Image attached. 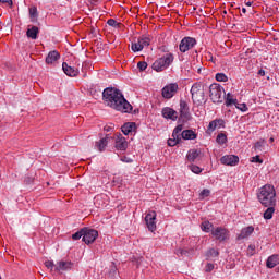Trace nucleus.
Segmentation results:
<instances>
[{"instance_id": "22", "label": "nucleus", "mask_w": 279, "mask_h": 279, "mask_svg": "<svg viewBox=\"0 0 279 279\" xmlns=\"http://www.w3.org/2000/svg\"><path fill=\"white\" fill-rule=\"evenodd\" d=\"M219 128H223V120H213L208 125V132H215Z\"/></svg>"}, {"instance_id": "18", "label": "nucleus", "mask_w": 279, "mask_h": 279, "mask_svg": "<svg viewBox=\"0 0 279 279\" xmlns=\"http://www.w3.org/2000/svg\"><path fill=\"white\" fill-rule=\"evenodd\" d=\"M202 157V150L199 149H190L186 154V159L189 162H195L197 158Z\"/></svg>"}, {"instance_id": "31", "label": "nucleus", "mask_w": 279, "mask_h": 279, "mask_svg": "<svg viewBox=\"0 0 279 279\" xmlns=\"http://www.w3.org/2000/svg\"><path fill=\"white\" fill-rule=\"evenodd\" d=\"M201 228L203 232H210V230H213V223H210V221H204L202 222Z\"/></svg>"}, {"instance_id": "32", "label": "nucleus", "mask_w": 279, "mask_h": 279, "mask_svg": "<svg viewBox=\"0 0 279 279\" xmlns=\"http://www.w3.org/2000/svg\"><path fill=\"white\" fill-rule=\"evenodd\" d=\"M216 141L219 145H223L228 142V136H226V134H223V133H220L217 135Z\"/></svg>"}, {"instance_id": "41", "label": "nucleus", "mask_w": 279, "mask_h": 279, "mask_svg": "<svg viewBox=\"0 0 279 279\" xmlns=\"http://www.w3.org/2000/svg\"><path fill=\"white\" fill-rule=\"evenodd\" d=\"M190 169H191V171L193 172V173H196V174H199V173H202V168H199L198 166H195V165H191L190 166Z\"/></svg>"}, {"instance_id": "44", "label": "nucleus", "mask_w": 279, "mask_h": 279, "mask_svg": "<svg viewBox=\"0 0 279 279\" xmlns=\"http://www.w3.org/2000/svg\"><path fill=\"white\" fill-rule=\"evenodd\" d=\"M45 267H47V269L53 270V267H56V264H53V262L51 260H47L45 262Z\"/></svg>"}, {"instance_id": "57", "label": "nucleus", "mask_w": 279, "mask_h": 279, "mask_svg": "<svg viewBox=\"0 0 279 279\" xmlns=\"http://www.w3.org/2000/svg\"><path fill=\"white\" fill-rule=\"evenodd\" d=\"M181 254H184V251H181Z\"/></svg>"}, {"instance_id": "33", "label": "nucleus", "mask_w": 279, "mask_h": 279, "mask_svg": "<svg viewBox=\"0 0 279 279\" xmlns=\"http://www.w3.org/2000/svg\"><path fill=\"white\" fill-rule=\"evenodd\" d=\"M131 49L134 53L138 51H143V46L137 41V43H132L131 44Z\"/></svg>"}, {"instance_id": "11", "label": "nucleus", "mask_w": 279, "mask_h": 279, "mask_svg": "<svg viewBox=\"0 0 279 279\" xmlns=\"http://www.w3.org/2000/svg\"><path fill=\"white\" fill-rule=\"evenodd\" d=\"M211 235L217 239V241H226L228 239V230L226 228L217 227L211 230Z\"/></svg>"}, {"instance_id": "3", "label": "nucleus", "mask_w": 279, "mask_h": 279, "mask_svg": "<svg viewBox=\"0 0 279 279\" xmlns=\"http://www.w3.org/2000/svg\"><path fill=\"white\" fill-rule=\"evenodd\" d=\"M209 97L214 104H223L226 90L221 87V85L214 83L209 86Z\"/></svg>"}, {"instance_id": "21", "label": "nucleus", "mask_w": 279, "mask_h": 279, "mask_svg": "<svg viewBox=\"0 0 279 279\" xmlns=\"http://www.w3.org/2000/svg\"><path fill=\"white\" fill-rule=\"evenodd\" d=\"M180 112L181 117H183L184 119L191 118V116L189 114V105L184 100L180 101Z\"/></svg>"}, {"instance_id": "49", "label": "nucleus", "mask_w": 279, "mask_h": 279, "mask_svg": "<svg viewBox=\"0 0 279 279\" xmlns=\"http://www.w3.org/2000/svg\"><path fill=\"white\" fill-rule=\"evenodd\" d=\"M0 3H8L10 5V8H12V5H13L12 0H0Z\"/></svg>"}, {"instance_id": "27", "label": "nucleus", "mask_w": 279, "mask_h": 279, "mask_svg": "<svg viewBox=\"0 0 279 279\" xmlns=\"http://www.w3.org/2000/svg\"><path fill=\"white\" fill-rule=\"evenodd\" d=\"M223 99H225V105L227 107L229 106H234V104H236V99L234 98V96L230 93H228L227 95L223 96Z\"/></svg>"}, {"instance_id": "13", "label": "nucleus", "mask_w": 279, "mask_h": 279, "mask_svg": "<svg viewBox=\"0 0 279 279\" xmlns=\"http://www.w3.org/2000/svg\"><path fill=\"white\" fill-rule=\"evenodd\" d=\"M62 69L63 73H65V75L69 77H77V75H80V70L69 65L66 62H63Z\"/></svg>"}, {"instance_id": "54", "label": "nucleus", "mask_w": 279, "mask_h": 279, "mask_svg": "<svg viewBox=\"0 0 279 279\" xmlns=\"http://www.w3.org/2000/svg\"><path fill=\"white\" fill-rule=\"evenodd\" d=\"M242 12L245 14V12H247V10L245 8L242 9Z\"/></svg>"}, {"instance_id": "29", "label": "nucleus", "mask_w": 279, "mask_h": 279, "mask_svg": "<svg viewBox=\"0 0 279 279\" xmlns=\"http://www.w3.org/2000/svg\"><path fill=\"white\" fill-rule=\"evenodd\" d=\"M180 141H182V136L174 135L168 140V145H169V147H175V145H178V143H180Z\"/></svg>"}, {"instance_id": "5", "label": "nucleus", "mask_w": 279, "mask_h": 279, "mask_svg": "<svg viewBox=\"0 0 279 279\" xmlns=\"http://www.w3.org/2000/svg\"><path fill=\"white\" fill-rule=\"evenodd\" d=\"M192 100L194 104L198 106L204 104L205 95H204V87L199 83H195L191 88Z\"/></svg>"}, {"instance_id": "35", "label": "nucleus", "mask_w": 279, "mask_h": 279, "mask_svg": "<svg viewBox=\"0 0 279 279\" xmlns=\"http://www.w3.org/2000/svg\"><path fill=\"white\" fill-rule=\"evenodd\" d=\"M238 110H241V112H247V105L245 102L239 104L238 101L233 104Z\"/></svg>"}, {"instance_id": "55", "label": "nucleus", "mask_w": 279, "mask_h": 279, "mask_svg": "<svg viewBox=\"0 0 279 279\" xmlns=\"http://www.w3.org/2000/svg\"><path fill=\"white\" fill-rule=\"evenodd\" d=\"M270 143H274V137H270Z\"/></svg>"}, {"instance_id": "40", "label": "nucleus", "mask_w": 279, "mask_h": 279, "mask_svg": "<svg viewBox=\"0 0 279 279\" xmlns=\"http://www.w3.org/2000/svg\"><path fill=\"white\" fill-rule=\"evenodd\" d=\"M254 254H256V245L251 244L247 248V255L248 256H254Z\"/></svg>"}, {"instance_id": "8", "label": "nucleus", "mask_w": 279, "mask_h": 279, "mask_svg": "<svg viewBox=\"0 0 279 279\" xmlns=\"http://www.w3.org/2000/svg\"><path fill=\"white\" fill-rule=\"evenodd\" d=\"M114 148L117 151H125L128 149V140L121 133L116 134Z\"/></svg>"}, {"instance_id": "16", "label": "nucleus", "mask_w": 279, "mask_h": 279, "mask_svg": "<svg viewBox=\"0 0 279 279\" xmlns=\"http://www.w3.org/2000/svg\"><path fill=\"white\" fill-rule=\"evenodd\" d=\"M252 234H254V227L248 226L243 228L238 235V241H243V239H247L248 236H252Z\"/></svg>"}, {"instance_id": "51", "label": "nucleus", "mask_w": 279, "mask_h": 279, "mask_svg": "<svg viewBox=\"0 0 279 279\" xmlns=\"http://www.w3.org/2000/svg\"><path fill=\"white\" fill-rule=\"evenodd\" d=\"M258 75H260L262 77H265V70H259Z\"/></svg>"}, {"instance_id": "25", "label": "nucleus", "mask_w": 279, "mask_h": 279, "mask_svg": "<svg viewBox=\"0 0 279 279\" xmlns=\"http://www.w3.org/2000/svg\"><path fill=\"white\" fill-rule=\"evenodd\" d=\"M134 128H136V123H134V122H128V123H125V124L121 128V130H122L123 134H124L125 136H128V134H130V133L133 132Z\"/></svg>"}, {"instance_id": "4", "label": "nucleus", "mask_w": 279, "mask_h": 279, "mask_svg": "<svg viewBox=\"0 0 279 279\" xmlns=\"http://www.w3.org/2000/svg\"><path fill=\"white\" fill-rule=\"evenodd\" d=\"M171 62H173V56L171 53H167L153 63V69L154 71H157V73H160V71H165V69H168Z\"/></svg>"}, {"instance_id": "37", "label": "nucleus", "mask_w": 279, "mask_h": 279, "mask_svg": "<svg viewBox=\"0 0 279 279\" xmlns=\"http://www.w3.org/2000/svg\"><path fill=\"white\" fill-rule=\"evenodd\" d=\"M219 256V252L215 248H211L207 252V258H217Z\"/></svg>"}, {"instance_id": "42", "label": "nucleus", "mask_w": 279, "mask_h": 279, "mask_svg": "<svg viewBox=\"0 0 279 279\" xmlns=\"http://www.w3.org/2000/svg\"><path fill=\"white\" fill-rule=\"evenodd\" d=\"M210 195V190L205 189L199 193L201 199H205V197H208Z\"/></svg>"}, {"instance_id": "47", "label": "nucleus", "mask_w": 279, "mask_h": 279, "mask_svg": "<svg viewBox=\"0 0 279 279\" xmlns=\"http://www.w3.org/2000/svg\"><path fill=\"white\" fill-rule=\"evenodd\" d=\"M265 146V141H262V142H257L255 144V149H259L260 147H264Z\"/></svg>"}, {"instance_id": "46", "label": "nucleus", "mask_w": 279, "mask_h": 279, "mask_svg": "<svg viewBox=\"0 0 279 279\" xmlns=\"http://www.w3.org/2000/svg\"><path fill=\"white\" fill-rule=\"evenodd\" d=\"M251 162H259L260 165H263V159H260V156H255L252 158Z\"/></svg>"}, {"instance_id": "52", "label": "nucleus", "mask_w": 279, "mask_h": 279, "mask_svg": "<svg viewBox=\"0 0 279 279\" xmlns=\"http://www.w3.org/2000/svg\"><path fill=\"white\" fill-rule=\"evenodd\" d=\"M97 1H99V0H89V3H92V5H95V3H97Z\"/></svg>"}, {"instance_id": "36", "label": "nucleus", "mask_w": 279, "mask_h": 279, "mask_svg": "<svg viewBox=\"0 0 279 279\" xmlns=\"http://www.w3.org/2000/svg\"><path fill=\"white\" fill-rule=\"evenodd\" d=\"M82 236H84V228L77 231L76 233L72 234L73 241H80Z\"/></svg>"}, {"instance_id": "14", "label": "nucleus", "mask_w": 279, "mask_h": 279, "mask_svg": "<svg viewBox=\"0 0 279 279\" xmlns=\"http://www.w3.org/2000/svg\"><path fill=\"white\" fill-rule=\"evenodd\" d=\"M72 268H73V263L61 260L56 264L54 270L58 271L59 274H62V271H69V269H72Z\"/></svg>"}, {"instance_id": "53", "label": "nucleus", "mask_w": 279, "mask_h": 279, "mask_svg": "<svg viewBox=\"0 0 279 279\" xmlns=\"http://www.w3.org/2000/svg\"><path fill=\"white\" fill-rule=\"evenodd\" d=\"M252 3H253V2H250V1H248V2H246V5H247L248 8H251Z\"/></svg>"}, {"instance_id": "12", "label": "nucleus", "mask_w": 279, "mask_h": 279, "mask_svg": "<svg viewBox=\"0 0 279 279\" xmlns=\"http://www.w3.org/2000/svg\"><path fill=\"white\" fill-rule=\"evenodd\" d=\"M220 162L229 167H236V165H239V157L235 155H227L220 158Z\"/></svg>"}, {"instance_id": "9", "label": "nucleus", "mask_w": 279, "mask_h": 279, "mask_svg": "<svg viewBox=\"0 0 279 279\" xmlns=\"http://www.w3.org/2000/svg\"><path fill=\"white\" fill-rule=\"evenodd\" d=\"M178 93V84L171 83L162 88V97L171 99Z\"/></svg>"}, {"instance_id": "34", "label": "nucleus", "mask_w": 279, "mask_h": 279, "mask_svg": "<svg viewBox=\"0 0 279 279\" xmlns=\"http://www.w3.org/2000/svg\"><path fill=\"white\" fill-rule=\"evenodd\" d=\"M182 130H184V125L179 124L172 132V136H182Z\"/></svg>"}, {"instance_id": "6", "label": "nucleus", "mask_w": 279, "mask_h": 279, "mask_svg": "<svg viewBox=\"0 0 279 279\" xmlns=\"http://www.w3.org/2000/svg\"><path fill=\"white\" fill-rule=\"evenodd\" d=\"M99 236V232L95 229L83 228V241L86 245H90V243H95L97 238Z\"/></svg>"}, {"instance_id": "28", "label": "nucleus", "mask_w": 279, "mask_h": 279, "mask_svg": "<svg viewBox=\"0 0 279 279\" xmlns=\"http://www.w3.org/2000/svg\"><path fill=\"white\" fill-rule=\"evenodd\" d=\"M267 209L264 211V219H272L274 217V213H276V209L274 208V206H267Z\"/></svg>"}, {"instance_id": "50", "label": "nucleus", "mask_w": 279, "mask_h": 279, "mask_svg": "<svg viewBox=\"0 0 279 279\" xmlns=\"http://www.w3.org/2000/svg\"><path fill=\"white\" fill-rule=\"evenodd\" d=\"M122 162H134V160H132L131 158L125 157L124 159H122Z\"/></svg>"}, {"instance_id": "38", "label": "nucleus", "mask_w": 279, "mask_h": 279, "mask_svg": "<svg viewBox=\"0 0 279 279\" xmlns=\"http://www.w3.org/2000/svg\"><path fill=\"white\" fill-rule=\"evenodd\" d=\"M216 80L217 82H228V76L225 73H217Z\"/></svg>"}, {"instance_id": "24", "label": "nucleus", "mask_w": 279, "mask_h": 279, "mask_svg": "<svg viewBox=\"0 0 279 279\" xmlns=\"http://www.w3.org/2000/svg\"><path fill=\"white\" fill-rule=\"evenodd\" d=\"M277 265H279L278 255H272L268 257L266 262V266L268 267V269H274V267H276Z\"/></svg>"}, {"instance_id": "45", "label": "nucleus", "mask_w": 279, "mask_h": 279, "mask_svg": "<svg viewBox=\"0 0 279 279\" xmlns=\"http://www.w3.org/2000/svg\"><path fill=\"white\" fill-rule=\"evenodd\" d=\"M213 269H215V265L214 264H207L205 267V271L207 274H209L210 271H213Z\"/></svg>"}, {"instance_id": "43", "label": "nucleus", "mask_w": 279, "mask_h": 279, "mask_svg": "<svg viewBox=\"0 0 279 279\" xmlns=\"http://www.w3.org/2000/svg\"><path fill=\"white\" fill-rule=\"evenodd\" d=\"M137 69H138L140 71H145V69H147V62H145V61L138 62V63H137Z\"/></svg>"}, {"instance_id": "56", "label": "nucleus", "mask_w": 279, "mask_h": 279, "mask_svg": "<svg viewBox=\"0 0 279 279\" xmlns=\"http://www.w3.org/2000/svg\"><path fill=\"white\" fill-rule=\"evenodd\" d=\"M198 73H202V69H198Z\"/></svg>"}, {"instance_id": "30", "label": "nucleus", "mask_w": 279, "mask_h": 279, "mask_svg": "<svg viewBox=\"0 0 279 279\" xmlns=\"http://www.w3.org/2000/svg\"><path fill=\"white\" fill-rule=\"evenodd\" d=\"M137 41L142 46V49H145V47H149L150 39L149 37H142V38H138Z\"/></svg>"}, {"instance_id": "19", "label": "nucleus", "mask_w": 279, "mask_h": 279, "mask_svg": "<svg viewBox=\"0 0 279 279\" xmlns=\"http://www.w3.org/2000/svg\"><path fill=\"white\" fill-rule=\"evenodd\" d=\"M108 141H110V136H106L104 138H101L100 141L96 142V149H98V151H105L106 147H108Z\"/></svg>"}, {"instance_id": "15", "label": "nucleus", "mask_w": 279, "mask_h": 279, "mask_svg": "<svg viewBox=\"0 0 279 279\" xmlns=\"http://www.w3.org/2000/svg\"><path fill=\"white\" fill-rule=\"evenodd\" d=\"M162 117L165 119H170L171 121L178 120V111L173 110L172 108H163L162 109Z\"/></svg>"}, {"instance_id": "23", "label": "nucleus", "mask_w": 279, "mask_h": 279, "mask_svg": "<svg viewBox=\"0 0 279 279\" xmlns=\"http://www.w3.org/2000/svg\"><path fill=\"white\" fill-rule=\"evenodd\" d=\"M39 28L37 26H32L26 31L27 38H32V40H36L38 38Z\"/></svg>"}, {"instance_id": "7", "label": "nucleus", "mask_w": 279, "mask_h": 279, "mask_svg": "<svg viewBox=\"0 0 279 279\" xmlns=\"http://www.w3.org/2000/svg\"><path fill=\"white\" fill-rule=\"evenodd\" d=\"M195 45H197V40H195V38L184 37L179 45V49L181 53H186V51L193 49Z\"/></svg>"}, {"instance_id": "2", "label": "nucleus", "mask_w": 279, "mask_h": 279, "mask_svg": "<svg viewBox=\"0 0 279 279\" xmlns=\"http://www.w3.org/2000/svg\"><path fill=\"white\" fill-rule=\"evenodd\" d=\"M257 199L262 206H276V189L269 184L264 185L257 194Z\"/></svg>"}, {"instance_id": "26", "label": "nucleus", "mask_w": 279, "mask_h": 279, "mask_svg": "<svg viewBox=\"0 0 279 279\" xmlns=\"http://www.w3.org/2000/svg\"><path fill=\"white\" fill-rule=\"evenodd\" d=\"M29 19L32 23H38V9L36 7L29 9Z\"/></svg>"}, {"instance_id": "20", "label": "nucleus", "mask_w": 279, "mask_h": 279, "mask_svg": "<svg viewBox=\"0 0 279 279\" xmlns=\"http://www.w3.org/2000/svg\"><path fill=\"white\" fill-rule=\"evenodd\" d=\"M181 137L184 141H195V138H197V134H195L193 130H184L181 132Z\"/></svg>"}, {"instance_id": "39", "label": "nucleus", "mask_w": 279, "mask_h": 279, "mask_svg": "<svg viewBox=\"0 0 279 279\" xmlns=\"http://www.w3.org/2000/svg\"><path fill=\"white\" fill-rule=\"evenodd\" d=\"M107 25L110 27H121V23L117 22L114 19L108 20Z\"/></svg>"}, {"instance_id": "17", "label": "nucleus", "mask_w": 279, "mask_h": 279, "mask_svg": "<svg viewBox=\"0 0 279 279\" xmlns=\"http://www.w3.org/2000/svg\"><path fill=\"white\" fill-rule=\"evenodd\" d=\"M58 60H60V52L52 50L46 57V64H56V62H58Z\"/></svg>"}, {"instance_id": "58", "label": "nucleus", "mask_w": 279, "mask_h": 279, "mask_svg": "<svg viewBox=\"0 0 279 279\" xmlns=\"http://www.w3.org/2000/svg\"><path fill=\"white\" fill-rule=\"evenodd\" d=\"M0 279H1V277H0Z\"/></svg>"}, {"instance_id": "1", "label": "nucleus", "mask_w": 279, "mask_h": 279, "mask_svg": "<svg viewBox=\"0 0 279 279\" xmlns=\"http://www.w3.org/2000/svg\"><path fill=\"white\" fill-rule=\"evenodd\" d=\"M102 98L109 108L118 110V112L129 113L133 110V107L125 97H123V94L114 87H107L104 89Z\"/></svg>"}, {"instance_id": "10", "label": "nucleus", "mask_w": 279, "mask_h": 279, "mask_svg": "<svg viewBox=\"0 0 279 279\" xmlns=\"http://www.w3.org/2000/svg\"><path fill=\"white\" fill-rule=\"evenodd\" d=\"M145 222L150 232H156V211H149L145 216Z\"/></svg>"}, {"instance_id": "48", "label": "nucleus", "mask_w": 279, "mask_h": 279, "mask_svg": "<svg viewBox=\"0 0 279 279\" xmlns=\"http://www.w3.org/2000/svg\"><path fill=\"white\" fill-rule=\"evenodd\" d=\"M104 130H105V132H112V130H114V125H106L105 128H104Z\"/></svg>"}]
</instances>
